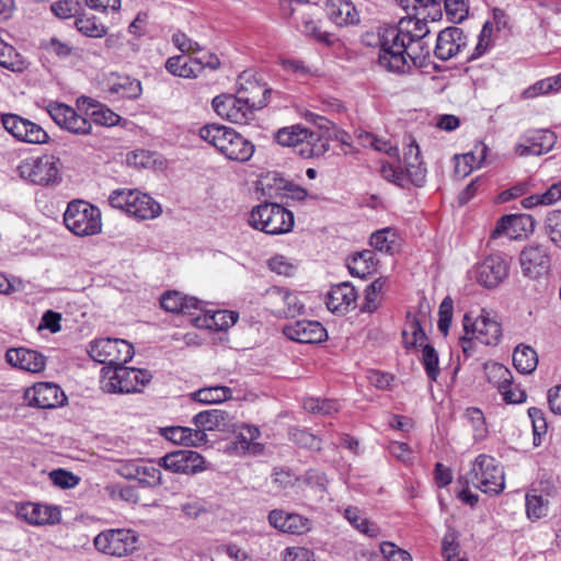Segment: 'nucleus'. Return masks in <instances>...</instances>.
<instances>
[{
    "mask_svg": "<svg viewBox=\"0 0 561 561\" xmlns=\"http://www.w3.org/2000/svg\"><path fill=\"white\" fill-rule=\"evenodd\" d=\"M229 422L228 412L218 409L202 411L193 417L195 430L203 431L205 434L207 431H222L229 425Z\"/></svg>",
    "mask_w": 561,
    "mask_h": 561,
    "instance_id": "obj_39",
    "label": "nucleus"
},
{
    "mask_svg": "<svg viewBox=\"0 0 561 561\" xmlns=\"http://www.w3.org/2000/svg\"><path fill=\"white\" fill-rule=\"evenodd\" d=\"M548 500L536 490L526 494V514L530 520H538L548 513Z\"/></svg>",
    "mask_w": 561,
    "mask_h": 561,
    "instance_id": "obj_52",
    "label": "nucleus"
},
{
    "mask_svg": "<svg viewBox=\"0 0 561 561\" xmlns=\"http://www.w3.org/2000/svg\"><path fill=\"white\" fill-rule=\"evenodd\" d=\"M427 328H431L428 311L422 306L409 310L401 332L403 346L413 351H435L427 335Z\"/></svg>",
    "mask_w": 561,
    "mask_h": 561,
    "instance_id": "obj_9",
    "label": "nucleus"
},
{
    "mask_svg": "<svg viewBox=\"0 0 561 561\" xmlns=\"http://www.w3.org/2000/svg\"><path fill=\"white\" fill-rule=\"evenodd\" d=\"M286 337L300 344H319L328 339V332L318 321L299 320L284 327Z\"/></svg>",
    "mask_w": 561,
    "mask_h": 561,
    "instance_id": "obj_24",
    "label": "nucleus"
},
{
    "mask_svg": "<svg viewBox=\"0 0 561 561\" xmlns=\"http://www.w3.org/2000/svg\"><path fill=\"white\" fill-rule=\"evenodd\" d=\"M108 204L138 220H148L161 214V206L149 194L136 188H117L108 196Z\"/></svg>",
    "mask_w": 561,
    "mask_h": 561,
    "instance_id": "obj_5",
    "label": "nucleus"
},
{
    "mask_svg": "<svg viewBox=\"0 0 561 561\" xmlns=\"http://www.w3.org/2000/svg\"><path fill=\"white\" fill-rule=\"evenodd\" d=\"M486 152L488 147L481 142L474 147V151L455 156V175L462 179L473 170L481 168Z\"/></svg>",
    "mask_w": 561,
    "mask_h": 561,
    "instance_id": "obj_37",
    "label": "nucleus"
},
{
    "mask_svg": "<svg viewBox=\"0 0 561 561\" xmlns=\"http://www.w3.org/2000/svg\"><path fill=\"white\" fill-rule=\"evenodd\" d=\"M483 313L484 310L476 320L468 313L463 316L465 335L460 340L474 342V345L496 346L502 337L501 324Z\"/></svg>",
    "mask_w": 561,
    "mask_h": 561,
    "instance_id": "obj_11",
    "label": "nucleus"
},
{
    "mask_svg": "<svg viewBox=\"0 0 561 561\" xmlns=\"http://www.w3.org/2000/svg\"><path fill=\"white\" fill-rule=\"evenodd\" d=\"M493 23L491 21H486L482 26L472 53L467 57L468 61L479 59L493 47Z\"/></svg>",
    "mask_w": 561,
    "mask_h": 561,
    "instance_id": "obj_51",
    "label": "nucleus"
},
{
    "mask_svg": "<svg viewBox=\"0 0 561 561\" xmlns=\"http://www.w3.org/2000/svg\"><path fill=\"white\" fill-rule=\"evenodd\" d=\"M387 277L376 278L365 290V298L362 305V310L366 312H374L381 300V295L387 286Z\"/></svg>",
    "mask_w": 561,
    "mask_h": 561,
    "instance_id": "obj_50",
    "label": "nucleus"
},
{
    "mask_svg": "<svg viewBox=\"0 0 561 561\" xmlns=\"http://www.w3.org/2000/svg\"><path fill=\"white\" fill-rule=\"evenodd\" d=\"M80 104H88L84 114L91 125L113 127L117 126L122 121V117L110 107L88 96H80L77 100L79 111H81Z\"/></svg>",
    "mask_w": 561,
    "mask_h": 561,
    "instance_id": "obj_28",
    "label": "nucleus"
},
{
    "mask_svg": "<svg viewBox=\"0 0 561 561\" xmlns=\"http://www.w3.org/2000/svg\"><path fill=\"white\" fill-rule=\"evenodd\" d=\"M403 171L407 176V183L411 182L419 187L425 183L427 171L422 160L405 163Z\"/></svg>",
    "mask_w": 561,
    "mask_h": 561,
    "instance_id": "obj_62",
    "label": "nucleus"
},
{
    "mask_svg": "<svg viewBox=\"0 0 561 561\" xmlns=\"http://www.w3.org/2000/svg\"><path fill=\"white\" fill-rule=\"evenodd\" d=\"M219 65L220 61L216 56H211L210 60L204 64L197 58L185 55H175L167 59L164 67L167 71L174 77L192 79L197 78L203 72L205 66H208L211 69H217Z\"/></svg>",
    "mask_w": 561,
    "mask_h": 561,
    "instance_id": "obj_23",
    "label": "nucleus"
},
{
    "mask_svg": "<svg viewBox=\"0 0 561 561\" xmlns=\"http://www.w3.org/2000/svg\"><path fill=\"white\" fill-rule=\"evenodd\" d=\"M307 127L296 124L287 127L279 128L275 135V141L282 147L291 148L294 152L298 148L301 137H306Z\"/></svg>",
    "mask_w": 561,
    "mask_h": 561,
    "instance_id": "obj_48",
    "label": "nucleus"
},
{
    "mask_svg": "<svg viewBox=\"0 0 561 561\" xmlns=\"http://www.w3.org/2000/svg\"><path fill=\"white\" fill-rule=\"evenodd\" d=\"M60 159L54 154H42L39 157H28L20 161L16 167L21 179L35 185L57 184L60 178Z\"/></svg>",
    "mask_w": 561,
    "mask_h": 561,
    "instance_id": "obj_8",
    "label": "nucleus"
},
{
    "mask_svg": "<svg viewBox=\"0 0 561 561\" xmlns=\"http://www.w3.org/2000/svg\"><path fill=\"white\" fill-rule=\"evenodd\" d=\"M1 124L3 128L12 135L16 140L32 144H48L50 137L48 133L38 124L13 113L1 115Z\"/></svg>",
    "mask_w": 561,
    "mask_h": 561,
    "instance_id": "obj_12",
    "label": "nucleus"
},
{
    "mask_svg": "<svg viewBox=\"0 0 561 561\" xmlns=\"http://www.w3.org/2000/svg\"><path fill=\"white\" fill-rule=\"evenodd\" d=\"M66 228L78 237L99 234L102 231L101 210L89 202L76 199L64 213Z\"/></svg>",
    "mask_w": 561,
    "mask_h": 561,
    "instance_id": "obj_6",
    "label": "nucleus"
},
{
    "mask_svg": "<svg viewBox=\"0 0 561 561\" xmlns=\"http://www.w3.org/2000/svg\"><path fill=\"white\" fill-rule=\"evenodd\" d=\"M15 513L32 526L56 525L61 520L60 508L56 505L26 502L18 504Z\"/></svg>",
    "mask_w": 561,
    "mask_h": 561,
    "instance_id": "obj_21",
    "label": "nucleus"
},
{
    "mask_svg": "<svg viewBox=\"0 0 561 561\" xmlns=\"http://www.w3.org/2000/svg\"><path fill=\"white\" fill-rule=\"evenodd\" d=\"M193 319L195 327L211 331H227L233 327L239 319V313L230 310H201Z\"/></svg>",
    "mask_w": 561,
    "mask_h": 561,
    "instance_id": "obj_30",
    "label": "nucleus"
},
{
    "mask_svg": "<svg viewBox=\"0 0 561 561\" xmlns=\"http://www.w3.org/2000/svg\"><path fill=\"white\" fill-rule=\"evenodd\" d=\"M191 397L203 404H217L231 399L232 390L226 386H211L194 391Z\"/></svg>",
    "mask_w": 561,
    "mask_h": 561,
    "instance_id": "obj_44",
    "label": "nucleus"
},
{
    "mask_svg": "<svg viewBox=\"0 0 561 561\" xmlns=\"http://www.w3.org/2000/svg\"><path fill=\"white\" fill-rule=\"evenodd\" d=\"M556 140L554 133L549 129L535 130L515 147V153L519 157L541 156L553 148Z\"/></svg>",
    "mask_w": 561,
    "mask_h": 561,
    "instance_id": "obj_27",
    "label": "nucleus"
},
{
    "mask_svg": "<svg viewBox=\"0 0 561 561\" xmlns=\"http://www.w3.org/2000/svg\"><path fill=\"white\" fill-rule=\"evenodd\" d=\"M0 66L13 72H22L26 68L23 56L0 37Z\"/></svg>",
    "mask_w": 561,
    "mask_h": 561,
    "instance_id": "obj_47",
    "label": "nucleus"
},
{
    "mask_svg": "<svg viewBox=\"0 0 561 561\" xmlns=\"http://www.w3.org/2000/svg\"><path fill=\"white\" fill-rule=\"evenodd\" d=\"M508 275V263L499 254L486 256L472 270V277L485 288L497 287Z\"/></svg>",
    "mask_w": 561,
    "mask_h": 561,
    "instance_id": "obj_19",
    "label": "nucleus"
},
{
    "mask_svg": "<svg viewBox=\"0 0 561 561\" xmlns=\"http://www.w3.org/2000/svg\"><path fill=\"white\" fill-rule=\"evenodd\" d=\"M538 353H513V365L520 374H531L538 366Z\"/></svg>",
    "mask_w": 561,
    "mask_h": 561,
    "instance_id": "obj_61",
    "label": "nucleus"
},
{
    "mask_svg": "<svg viewBox=\"0 0 561 561\" xmlns=\"http://www.w3.org/2000/svg\"><path fill=\"white\" fill-rule=\"evenodd\" d=\"M545 229L550 240L561 249V209H556L548 214Z\"/></svg>",
    "mask_w": 561,
    "mask_h": 561,
    "instance_id": "obj_59",
    "label": "nucleus"
},
{
    "mask_svg": "<svg viewBox=\"0 0 561 561\" xmlns=\"http://www.w3.org/2000/svg\"><path fill=\"white\" fill-rule=\"evenodd\" d=\"M454 305L449 297H446L438 310V322L437 327L442 334L447 335L448 330L451 325Z\"/></svg>",
    "mask_w": 561,
    "mask_h": 561,
    "instance_id": "obj_64",
    "label": "nucleus"
},
{
    "mask_svg": "<svg viewBox=\"0 0 561 561\" xmlns=\"http://www.w3.org/2000/svg\"><path fill=\"white\" fill-rule=\"evenodd\" d=\"M344 516L358 531L369 537H377L379 535V527L376 524L370 523L365 517L360 516L357 508H346Z\"/></svg>",
    "mask_w": 561,
    "mask_h": 561,
    "instance_id": "obj_54",
    "label": "nucleus"
},
{
    "mask_svg": "<svg viewBox=\"0 0 561 561\" xmlns=\"http://www.w3.org/2000/svg\"><path fill=\"white\" fill-rule=\"evenodd\" d=\"M45 110L53 122L62 130L76 136H89L93 131V127L88 117H85V114H80L76 108L66 103L50 101Z\"/></svg>",
    "mask_w": 561,
    "mask_h": 561,
    "instance_id": "obj_10",
    "label": "nucleus"
},
{
    "mask_svg": "<svg viewBox=\"0 0 561 561\" xmlns=\"http://www.w3.org/2000/svg\"><path fill=\"white\" fill-rule=\"evenodd\" d=\"M535 229V220L528 214H510L502 216L490 233L489 243L501 237L508 240L527 238Z\"/></svg>",
    "mask_w": 561,
    "mask_h": 561,
    "instance_id": "obj_15",
    "label": "nucleus"
},
{
    "mask_svg": "<svg viewBox=\"0 0 561 561\" xmlns=\"http://www.w3.org/2000/svg\"><path fill=\"white\" fill-rule=\"evenodd\" d=\"M370 244L379 252L393 254L400 247L399 236L396 229L387 227L371 234Z\"/></svg>",
    "mask_w": 561,
    "mask_h": 561,
    "instance_id": "obj_43",
    "label": "nucleus"
},
{
    "mask_svg": "<svg viewBox=\"0 0 561 561\" xmlns=\"http://www.w3.org/2000/svg\"><path fill=\"white\" fill-rule=\"evenodd\" d=\"M294 22L297 28L305 35L313 37L317 42L331 46L333 44L332 34L327 31H321L319 21L310 12H297L291 10Z\"/></svg>",
    "mask_w": 561,
    "mask_h": 561,
    "instance_id": "obj_35",
    "label": "nucleus"
},
{
    "mask_svg": "<svg viewBox=\"0 0 561 561\" xmlns=\"http://www.w3.org/2000/svg\"><path fill=\"white\" fill-rule=\"evenodd\" d=\"M107 495L113 501H123L130 504H136L139 501V494L134 485L112 483L105 486Z\"/></svg>",
    "mask_w": 561,
    "mask_h": 561,
    "instance_id": "obj_53",
    "label": "nucleus"
},
{
    "mask_svg": "<svg viewBox=\"0 0 561 561\" xmlns=\"http://www.w3.org/2000/svg\"><path fill=\"white\" fill-rule=\"evenodd\" d=\"M92 351H119L124 346L127 351H134V345L124 339L100 337L91 341Z\"/></svg>",
    "mask_w": 561,
    "mask_h": 561,
    "instance_id": "obj_63",
    "label": "nucleus"
},
{
    "mask_svg": "<svg viewBox=\"0 0 561 561\" xmlns=\"http://www.w3.org/2000/svg\"><path fill=\"white\" fill-rule=\"evenodd\" d=\"M379 173L385 180L392 182L400 187H404L407 185V176L403 169L397 168L394 164L385 160L379 161Z\"/></svg>",
    "mask_w": 561,
    "mask_h": 561,
    "instance_id": "obj_58",
    "label": "nucleus"
},
{
    "mask_svg": "<svg viewBox=\"0 0 561 561\" xmlns=\"http://www.w3.org/2000/svg\"><path fill=\"white\" fill-rule=\"evenodd\" d=\"M271 89L265 82L259 80L252 72L243 71L238 78L237 95L243 103L256 112L268 103Z\"/></svg>",
    "mask_w": 561,
    "mask_h": 561,
    "instance_id": "obj_16",
    "label": "nucleus"
},
{
    "mask_svg": "<svg viewBox=\"0 0 561 561\" xmlns=\"http://www.w3.org/2000/svg\"><path fill=\"white\" fill-rule=\"evenodd\" d=\"M159 466L173 473L195 474L205 469L204 458L193 450L169 453L159 459Z\"/></svg>",
    "mask_w": 561,
    "mask_h": 561,
    "instance_id": "obj_22",
    "label": "nucleus"
},
{
    "mask_svg": "<svg viewBox=\"0 0 561 561\" xmlns=\"http://www.w3.org/2000/svg\"><path fill=\"white\" fill-rule=\"evenodd\" d=\"M465 416L472 426L474 440L484 439L488 434V427L482 411L478 408H468Z\"/></svg>",
    "mask_w": 561,
    "mask_h": 561,
    "instance_id": "obj_55",
    "label": "nucleus"
},
{
    "mask_svg": "<svg viewBox=\"0 0 561 561\" xmlns=\"http://www.w3.org/2000/svg\"><path fill=\"white\" fill-rule=\"evenodd\" d=\"M428 32L427 24L423 21L405 18L396 26L379 27L376 45L380 47V67L394 73H407L413 67H423L430 56V49L424 42Z\"/></svg>",
    "mask_w": 561,
    "mask_h": 561,
    "instance_id": "obj_1",
    "label": "nucleus"
},
{
    "mask_svg": "<svg viewBox=\"0 0 561 561\" xmlns=\"http://www.w3.org/2000/svg\"><path fill=\"white\" fill-rule=\"evenodd\" d=\"M301 138L295 153L304 159L320 158L330 150L329 137L319 131L308 128L306 137Z\"/></svg>",
    "mask_w": 561,
    "mask_h": 561,
    "instance_id": "obj_33",
    "label": "nucleus"
},
{
    "mask_svg": "<svg viewBox=\"0 0 561 561\" xmlns=\"http://www.w3.org/2000/svg\"><path fill=\"white\" fill-rule=\"evenodd\" d=\"M357 291L351 283H341L332 286L328 294L327 307L333 313L344 314L355 308Z\"/></svg>",
    "mask_w": 561,
    "mask_h": 561,
    "instance_id": "obj_31",
    "label": "nucleus"
},
{
    "mask_svg": "<svg viewBox=\"0 0 561 561\" xmlns=\"http://www.w3.org/2000/svg\"><path fill=\"white\" fill-rule=\"evenodd\" d=\"M519 263L523 274L529 278L547 275L551 263L548 248L538 243L526 245L519 254Z\"/></svg>",
    "mask_w": 561,
    "mask_h": 561,
    "instance_id": "obj_20",
    "label": "nucleus"
},
{
    "mask_svg": "<svg viewBox=\"0 0 561 561\" xmlns=\"http://www.w3.org/2000/svg\"><path fill=\"white\" fill-rule=\"evenodd\" d=\"M92 359L103 364L101 369V389L106 393H131L138 392L150 381L152 375L146 369L125 366L131 356L124 359V363L114 360L106 362L107 353H89Z\"/></svg>",
    "mask_w": 561,
    "mask_h": 561,
    "instance_id": "obj_2",
    "label": "nucleus"
},
{
    "mask_svg": "<svg viewBox=\"0 0 561 561\" xmlns=\"http://www.w3.org/2000/svg\"><path fill=\"white\" fill-rule=\"evenodd\" d=\"M137 535L125 528L107 529L94 538L95 548L105 554L125 557L136 549Z\"/></svg>",
    "mask_w": 561,
    "mask_h": 561,
    "instance_id": "obj_13",
    "label": "nucleus"
},
{
    "mask_svg": "<svg viewBox=\"0 0 561 561\" xmlns=\"http://www.w3.org/2000/svg\"><path fill=\"white\" fill-rule=\"evenodd\" d=\"M213 108L218 116L233 124L247 125L254 118L248 104L236 94H220L213 99Z\"/></svg>",
    "mask_w": 561,
    "mask_h": 561,
    "instance_id": "obj_17",
    "label": "nucleus"
},
{
    "mask_svg": "<svg viewBox=\"0 0 561 561\" xmlns=\"http://www.w3.org/2000/svg\"><path fill=\"white\" fill-rule=\"evenodd\" d=\"M199 137L232 161H249L255 151V146L249 139L225 125H206L199 129Z\"/></svg>",
    "mask_w": 561,
    "mask_h": 561,
    "instance_id": "obj_3",
    "label": "nucleus"
},
{
    "mask_svg": "<svg viewBox=\"0 0 561 561\" xmlns=\"http://www.w3.org/2000/svg\"><path fill=\"white\" fill-rule=\"evenodd\" d=\"M161 435L174 444L191 447H201L208 442L207 434L203 433V431L185 426L161 428Z\"/></svg>",
    "mask_w": 561,
    "mask_h": 561,
    "instance_id": "obj_34",
    "label": "nucleus"
},
{
    "mask_svg": "<svg viewBox=\"0 0 561 561\" xmlns=\"http://www.w3.org/2000/svg\"><path fill=\"white\" fill-rule=\"evenodd\" d=\"M346 265L352 276L366 278L377 272L378 260L374 251L363 250L347 257Z\"/></svg>",
    "mask_w": 561,
    "mask_h": 561,
    "instance_id": "obj_36",
    "label": "nucleus"
},
{
    "mask_svg": "<svg viewBox=\"0 0 561 561\" xmlns=\"http://www.w3.org/2000/svg\"><path fill=\"white\" fill-rule=\"evenodd\" d=\"M78 32L91 38H102L107 34V26L100 22L95 15L81 13L75 20Z\"/></svg>",
    "mask_w": 561,
    "mask_h": 561,
    "instance_id": "obj_41",
    "label": "nucleus"
},
{
    "mask_svg": "<svg viewBox=\"0 0 561 561\" xmlns=\"http://www.w3.org/2000/svg\"><path fill=\"white\" fill-rule=\"evenodd\" d=\"M467 44V36L459 27H446L437 35L434 54L439 60L446 61L457 56Z\"/></svg>",
    "mask_w": 561,
    "mask_h": 561,
    "instance_id": "obj_26",
    "label": "nucleus"
},
{
    "mask_svg": "<svg viewBox=\"0 0 561 561\" xmlns=\"http://www.w3.org/2000/svg\"><path fill=\"white\" fill-rule=\"evenodd\" d=\"M261 185L263 194L274 199L304 201L308 195L304 187L275 174L264 176L261 180Z\"/></svg>",
    "mask_w": 561,
    "mask_h": 561,
    "instance_id": "obj_25",
    "label": "nucleus"
},
{
    "mask_svg": "<svg viewBox=\"0 0 561 561\" xmlns=\"http://www.w3.org/2000/svg\"><path fill=\"white\" fill-rule=\"evenodd\" d=\"M465 483L488 495H499L505 489V473L501 463L492 456L480 454L465 476Z\"/></svg>",
    "mask_w": 561,
    "mask_h": 561,
    "instance_id": "obj_4",
    "label": "nucleus"
},
{
    "mask_svg": "<svg viewBox=\"0 0 561 561\" xmlns=\"http://www.w3.org/2000/svg\"><path fill=\"white\" fill-rule=\"evenodd\" d=\"M260 430L254 425L244 424L237 435L236 448L242 453L261 454L263 445L255 440L260 437Z\"/></svg>",
    "mask_w": 561,
    "mask_h": 561,
    "instance_id": "obj_40",
    "label": "nucleus"
},
{
    "mask_svg": "<svg viewBox=\"0 0 561 561\" xmlns=\"http://www.w3.org/2000/svg\"><path fill=\"white\" fill-rule=\"evenodd\" d=\"M325 12L328 19L339 27L356 25L360 21L359 12L351 0H328Z\"/></svg>",
    "mask_w": 561,
    "mask_h": 561,
    "instance_id": "obj_29",
    "label": "nucleus"
},
{
    "mask_svg": "<svg viewBox=\"0 0 561 561\" xmlns=\"http://www.w3.org/2000/svg\"><path fill=\"white\" fill-rule=\"evenodd\" d=\"M484 371L490 383L497 390L508 387L513 381L511 370L500 363H486Z\"/></svg>",
    "mask_w": 561,
    "mask_h": 561,
    "instance_id": "obj_49",
    "label": "nucleus"
},
{
    "mask_svg": "<svg viewBox=\"0 0 561 561\" xmlns=\"http://www.w3.org/2000/svg\"><path fill=\"white\" fill-rule=\"evenodd\" d=\"M249 224L267 234H284L293 230L294 214L277 203H264L254 207Z\"/></svg>",
    "mask_w": 561,
    "mask_h": 561,
    "instance_id": "obj_7",
    "label": "nucleus"
},
{
    "mask_svg": "<svg viewBox=\"0 0 561 561\" xmlns=\"http://www.w3.org/2000/svg\"><path fill=\"white\" fill-rule=\"evenodd\" d=\"M8 364L31 374L42 373L47 358L43 353H4Z\"/></svg>",
    "mask_w": 561,
    "mask_h": 561,
    "instance_id": "obj_38",
    "label": "nucleus"
},
{
    "mask_svg": "<svg viewBox=\"0 0 561 561\" xmlns=\"http://www.w3.org/2000/svg\"><path fill=\"white\" fill-rule=\"evenodd\" d=\"M110 91L123 99H138L141 95V82L129 76H118L111 84Z\"/></svg>",
    "mask_w": 561,
    "mask_h": 561,
    "instance_id": "obj_46",
    "label": "nucleus"
},
{
    "mask_svg": "<svg viewBox=\"0 0 561 561\" xmlns=\"http://www.w3.org/2000/svg\"><path fill=\"white\" fill-rule=\"evenodd\" d=\"M50 9L56 16L66 20L79 15L81 3L79 0H59Z\"/></svg>",
    "mask_w": 561,
    "mask_h": 561,
    "instance_id": "obj_60",
    "label": "nucleus"
},
{
    "mask_svg": "<svg viewBox=\"0 0 561 561\" xmlns=\"http://www.w3.org/2000/svg\"><path fill=\"white\" fill-rule=\"evenodd\" d=\"M414 15L405 19L419 20L424 23L440 19L443 0H414Z\"/></svg>",
    "mask_w": 561,
    "mask_h": 561,
    "instance_id": "obj_45",
    "label": "nucleus"
},
{
    "mask_svg": "<svg viewBox=\"0 0 561 561\" xmlns=\"http://www.w3.org/2000/svg\"><path fill=\"white\" fill-rule=\"evenodd\" d=\"M27 405L38 409H56L67 403L64 390L54 382H37L24 392Z\"/></svg>",
    "mask_w": 561,
    "mask_h": 561,
    "instance_id": "obj_18",
    "label": "nucleus"
},
{
    "mask_svg": "<svg viewBox=\"0 0 561 561\" xmlns=\"http://www.w3.org/2000/svg\"><path fill=\"white\" fill-rule=\"evenodd\" d=\"M267 265L272 272L286 277H293L297 273V264L283 254L272 256Z\"/></svg>",
    "mask_w": 561,
    "mask_h": 561,
    "instance_id": "obj_56",
    "label": "nucleus"
},
{
    "mask_svg": "<svg viewBox=\"0 0 561 561\" xmlns=\"http://www.w3.org/2000/svg\"><path fill=\"white\" fill-rule=\"evenodd\" d=\"M443 4L448 19L454 23H460L468 16V0H443Z\"/></svg>",
    "mask_w": 561,
    "mask_h": 561,
    "instance_id": "obj_57",
    "label": "nucleus"
},
{
    "mask_svg": "<svg viewBox=\"0 0 561 561\" xmlns=\"http://www.w3.org/2000/svg\"><path fill=\"white\" fill-rule=\"evenodd\" d=\"M159 463L152 460L140 459L134 480H137L142 488H157L162 483V473Z\"/></svg>",
    "mask_w": 561,
    "mask_h": 561,
    "instance_id": "obj_42",
    "label": "nucleus"
},
{
    "mask_svg": "<svg viewBox=\"0 0 561 561\" xmlns=\"http://www.w3.org/2000/svg\"><path fill=\"white\" fill-rule=\"evenodd\" d=\"M264 307L275 317L294 318L304 312L305 304L296 293L274 286L264 294Z\"/></svg>",
    "mask_w": 561,
    "mask_h": 561,
    "instance_id": "obj_14",
    "label": "nucleus"
},
{
    "mask_svg": "<svg viewBox=\"0 0 561 561\" xmlns=\"http://www.w3.org/2000/svg\"><path fill=\"white\" fill-rule=\"evenodd\" d=\"M202 301L182 295L180 291L170 290L164 293L160 298L161 308L168 312L195 314L196 311L202 310Z\"/></svg>",
    "mask_w": 561,
    "mask_h": 561,
    "instance_id": "obj_32",
    "label": "nucleus"
}]
</instances>
